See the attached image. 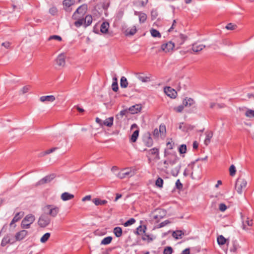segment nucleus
Returning <instances> with one entry per match:
<instances>
[{"label": "nucleus", "instance_id": "nucleus-1", "mask_svg": "<svg viewBox=\"0 0 254 254\" xmlns=\"http://www.w3.org/2000/svg\"><path fill=\"white\" fill-rule=\"evenodd\" d=\"M35 220V216L32 214H28L26 215L22 220L21 224V227L23 229H28L30 225Z\"/></svg>", "mask_w": 254, "mask_h": 254}, {"label": "nucleus", "instance_id": "nucleus-2", "mask_svg": "<svg viewBox=\"0 0 254 254\" xmlns=\"http://www.w3.org/2000/svg\"><path fill=\"white\" fill-rule=\"evenodd\" d=\"M247 184V181L244 179L242 178H238L235 184V189L237 192L241 194L243 190L246 188Z\"/></svg>", "mask_w": 254, "mask_h": 254}, {"label": "nucleus", "instance_id": "nucleus-3", "mask_svg": "<svg viewBox=\"0 0 254 254\" xmlns=\"http://www.w3.org/2000/svg\"><path fill=\"white\" fill-rule=\"evenodd\" d=\"M87 10V6L86 4H82L77 8L76 11L74 12L72 16V18L73 19H76L78 18V16L83 17L84 15L86 13Z\"/></svg>", "mask_w": 254, "mask_h": 254}, {"label": "nucleus", "instance_id": "nucleus-4", "mask_svg": "<svg viewBox=\"0 0 254 254\" xmlns=\"http://www.w3.org/2000/svg\"><path fill=\"white\" fill-rule=\"evenodd\" d=\"M50 217L46 215L43 214L39 217L38 223L40 227L45 228L50 224Z\"/></svg>", "mask_w": 254, "mask_h": 254}, {"label": "nucleus", "instance_id": "nucleus-5", "mask_svg": "<svg viewBox=\"0 0 254 254\" xmlns=\"http://www.w3.org/2000/svg\"><path fill=\"white\" fill-rule=\"evenodd\" d=\"M45 208L49 210L48 214L53 217H56L60 211V208L53 205H47Z\"/></svg>", "mask_w": 254, "mask_h": 254}, {"label": "nucleus", "instance_id": "nucleus-6", "mask_svg": "<svg viewBox=\"0 0 254 254\" xmlns=\"http://www.w3.org/2000/svg\"><path fill=\"white\" fill-rule=\"evenodd\" d=\"M56 177V175L55 174H51L48 175L42 179L40 180L37 183V186L38 185H42L44 184H46L48 183L51 182Z\"/></svg>", "mask_w": 254, "mask_h": 254}, {"label": "nucleus", "instance_id": "nucleus-7", "mask_svg": "<svg viewBox=\"0 0 254 254\" xmlns=\"http://www.w3.org/2000/svg\"><path fill=\"white\" fill-rule=\"evenodd\" d=\"M174 47L175 43L172 41H169L161 45L162 50L165 53L170 52L172 51Z\"/></svg>", "mask_w": 254, "mask_h": 254}, {"label": "nucleus", "instance_id": "nucleus-8", "mask_svg": "<svg viewBox=\"0 0 254 254\" xmlns=\"http://www.w3.org/2000/svg\"><path fill=\"white\" fill-rule=\"evenodd\" d=\"M75 0H64L63 2L64 9L68 12H70L72 10L70 7L75 3Z\"/></svg>", "mask_w": 254, "mask_h": 254}, {"label": "nucleus", "instance_id": "nucleus-9", "mask_svg": "<svg viewBox=\"0 0 254 254\" xmlns=\"http://www.w3.org/2000/svg\"><path fill=\"white\" fill-rule=\"evenodd\" d=\"M186 39V36H185L182 34H180L176 36L174 38V40H175V42H176L175 45L176 44L178 47H179L184 43Z\"/></svg>", "mask_w": 254, "mask_h": 254}, {"label": "nucleus", "instance_id": "nucleus-10", "mask_svg": "<svg viewBox=\"0 0 254 254\" xmlns=\"http://www.w3.org/2000/svg\"><path fill=\"white\" fill-rule=\"evenodd\" d=\"M65 55L64 54H60L56 60L57 65L60 66H64L65 64Z\"/></svg>", "mask_w": 254, "mask_h": 254}, {"label": "nucleus", "instance_id": "nucleus-11", "mask_svg": "<svg viewBox=\"0 0 254 254\" xmlns=\"http://www.w3.org/2000/svg\"><path fill=\"white\" fill-rule=\"evenodd\" d=\"M164 92L167 96L171 98H175L177 95V92L170 87H165Z\"/></svg>", "mask_w": 254, "mask_h": 254}, {"label": "nucleus", "instance_id": "nucleus-12", "mask_svg": "<svg viewBox=\"0 0 254 254\" xmlns=\"http://www.w3.org/2000/svg\"><path fill=\"white\" fill-rule=\"evenodd\" d=\"M24 215V212L22 211L17 212L15 215L14 217L12 219L11 223H10V226H11L13 224H14L15 222H18L19 220H20Z\"/></svg>", "mask_w": 254, "mask_h": 254}, {"label": "nucleus", "instance_id": "nucleus-13", "mask_svg": "<svg viewBox=\"0 0 254 254\" xmlns=\"http://www.w3.org/2000/svg\"><path fill=\"white\" fill-rule=\"evenodd\" d=\"M27 235V231L24 230L17 233L15 235V239L17 241L23 240Z\"/></svg>", "mask_w": 254, "mask_h": 254}, {"label": "nucleus", "instance_id": "nucleus-14", "mask_svg": "<svg viewBox=\"0 0 254 254\" xmlns=\"http://www.w3.org/2000/svg\"><path fill=\"white\" fill-rule=\"evenodd\" d=\"M55 97L53 95L43 96L40 98V101L42 102H52L55 100Z\"/></svg>", "mask_w": 254, "mask_h": 254}, {"label": "nucleus", "instance_id": "nucleus-15", "mask_svg": "<svg viewBox=\"0 0 254 254\" xmlns=\"http://www.w3.org/2000/svg\"><path fill=\"white\" fill-rule=\"evenodd\" d=\"M141 109V106L139 104H136L130 107L128 109V111L132 114H136L140 111Z\"/></svg>", "mask_w": 254, "mask_h": 254}, {"label": "nucleus", "instance_id": "nucleus-16", "mask_svg": "<svg viewBox=\"0 0 254 254\" xmlns=\"http://www.w3.org/2000/svg\"><path fill=\"white\" fill-rule=\"evenodd\" d=\"M74 198V195L67 192H64L61 195V199L63 201H67Z\"/></svg>", "mask_w": 254, "mask_h": 254}, {"label": "nucleus", "instance_id": "nucleus-17", "mask_svg": "<svg viewBox=\"0 0 254 254\" xmlns=\"http://www.w3.org/2000/svg\"><path fill=\"white\" fill-rule=\"evenodd\" d=\"M93 18L91 15H87L84 18V26L86 27L90 25L92 22Z\"/></svg>", "mask_w": 254, "mask_h": 254}, {"label": "nucleus", "instance_id": "nucleus-18", "mask_svg": "<svg viewBox=\"0 0 254 254\" xmlns=\"http://www.w3.org/2000/svg\"><path fill=\"white\" fill-rule=\"evenodd\" d=\"M113 122H114V117H109L103 121V126L110 127L113 126Z\"/></svg>", "mask_w": 254, "mask_h": 254}, {"label": "nucleus", "instance_id": "nucleus-19", "mask_svg": "<svg viewBox=\"0 0 254 254\" xmlns=\"http://www.w3.org/2000/svg\"><path fill=\"white\" fill-rule=\"evenodd\" d=\"M109 27V24L107 22H104L102 23L100 27V31L103 33H106Z\"/></svg>", "mask_w": 254, "mask_h": 254}, {"label": "nucleus", "instance_id": "nucleus-20", "mask_svg": "<svg viewBox=\"0 0 254 254\" xmlns=\"http://www.w3.org/2000/svg\"><path fill=\"white\" fill-rule=\"evenodd\" d=\"M93 202L96 205H103L107 203V201L106 200H102L98 198H94L92 200Z\"/></svg>", "mask_w": 254, "mask_h": 254}, {"label": "nucleus", "instance_id": "nucleus-21", "mask_svg": "<svg viewBox=\"0 0 254 254\" xmlns=\"http://www.w3.org/2000/svg\"><path fill=\"white\" fill-rule=\"evenodd\" d=\"M139 128L137 129L136 130H135V131H133V133L132 134V135H131L130 138V142H136V141L138 137V135H139Z\"/></svg>", "mask_w": 254, "mask_h": 254}, {"label": "nucleus", "instance_id": "nucleus-22", "mask_svg": "<svg viewBox=\"0 0 254 254\" xmlns=\"http://www.w3.org/2000/svg\"><path fill=\"white\" fill-rule=\"evenodd\" d=\"M205 134H206V137L204 140V144L206 145H208V144L210 142L211 138L213 136V132L211 131H207L205 133Z\"/></svg>", "mask_w": 254, "mask_h": 254}, {"label": "nucleus", "instance_id": "nucleus-23", "mask_svg": "<svg viewBox=\"0 0 254 254\" xmlns=\"http://www.w3.org/2000/svg\"><path fill=\"white\" fill-rule=\"evenodd\" d=\"M205 47V46L204 45H197V44H194L192 45L191 49L194 52H198L201 51Z\"/></svg>", "mask_w": 254, "mask_h": 254}, {"label": "nucleus", "instance_id": "nucleus-24", "mask_svg": "<svg viewBox=\"0 0 254 254\" xmlns=\"http://www.w3.org/2000/svg\"><path fill=\"white\" fill-rule=\"evenodd\" d=\"M78 18H76V21L74 23V25L76 27H80L83 24H84V18L80 17V16H77Z\"/></svg>", "mask_w": 254, "mask_h": 254}, {"label": "nucleus", "instance_id": "nucleus-25", "mask_svg": "<svg viewBox=\"0 0 254 254\" xmlns=\"http://www.w3.org/2000/svg\"><path fill=\"white\" fill-rule=\"evenodd\" d=\"M253 225V220L249 218H247V220L243 222V226L244 229H248L247 226H252Z\"/></svg>", "mask_w": 254, "mask_h": 254}, {"label": "nucleus", "instance_id": "nucleus-26", "mask_svg": "<svg viewBox=\"0 0 254 254\" xmlns=\"http://www.w3.org/2000/svg\"><path fill=\"white\" fill-rule=\"evenodd\" d=\"M113 233L117 237H120L123 234L122 229L120 227H116L114 228Z\"/></svg>", "mask_w": 254, "mask_h": 254}, {"label": "nucleus", "instance_id": "nucleus-27", "mask_svg": "<svg viewBox=\"0 0 254 254\" xmlns=\"http://www.w3.org/2000/svg\"><path fill=\"white\" fill-rule=\"evenodd\" d=\"M184 233L181 230H177L173 233L172 236L176 239H181Z\"/></svg>", "mask_w": 254, "mask_h": 254}, {"label": "nucleus", "instance_id": "nucleus-28", "mask_svg": "<svg viewBox=\"0 0 254 254\" xmlns=\"http://www.w3.org/2000/svg\"><path fill=\"white\" fill-rule=\"evenodd\" d=\"M136 32V28L135 26L130 28H128L126 30V35H133Z\"/></svg>", "mask_w": 254, "mask_h": 254}, {"label": "nucleus", "instance_id": "nucleus-29", "mask_svg": "<svg viewBox=\"0 0 254 254\" xmlns=\"http://www.w3.org/2000/svg\"><path fill=\"white\" fill-rule=\"evenodd\" d=\"M120 85L122 88H127L128 85L127 80L125 76H122L121 78Z\"/></svg>", "mask_w": 254, "mask_h": 254}, {"label": "nucleus", "instance_id": "nucleus-30", "mask_svg": "<svg viewBox=\"0 0 254 254\" xmlns=\"http://www.w3.org/2000/svg\"><path fill=\"white\" fill-rule=\"evenodd\" d=\"M148 2V0H136L134 4L138 6L144 7Z\"/></svg>", "mask_w": 254, "mask_h": 254}, {"label": "nucleus", "instance_id": "nucleus-31", "mask_svg": "<svg viewBox=\"0 0 254 254\" xmlns=\"http://www.w3.org/2000/svg\"><path fill=\"white\" fill-rule=\"evenodd\" d=\"M158 131L159 132L160 136H164L166 134V126L164 125L161 124L159 126V128L158 129Z\"/></svg>", "mask_w": 254, "mask_h": 254}, {"label": "nucleus", "instance_id": "nucleus-32", "mask_svg": "<svg viewBox=\"0 0 254 254\" xmlns=\"http://www.w3.org/2000/svg\"><path fill=\"white\" fill-rule=\"evenodd\" d=\"M113 238L111 236H108L104 238L101 241V244L106 245L111 243Z\"/></svg>", "mask_w": 254, "mask_h": 254}, {"label": "nucleus", "instance_id": "nucleus-33", "mask_svg": "<svg viewBox=\"0 0 254 254\" xmlns=\"http://www.w3.org/2000/svg\"><path fill=\"white\" fill-rule=\"evenodd\" d=\"M245 115L249 118H254V110L250 109H247L245 113Z\"/></svg>", "mask_w": 254, "mask_h": 254}, {"label": "nucleus", "instance_id": "nucleus-34", "mask_svg": "<svg viewBox=\"0 0 254 254\" xmlns=\"http://www.w3.org/2000/svg\"><path fill=\"white\" fill-rule=\"evenodd\" d=\"M194 102L191 98L185 99L183 102V104L185 106H191L194 104Z\"/></svg>", "mask_w": 254, "mask_h": 254}, {"label": "nucleus", "instance_id": "nucleus-35", "mask_svg": "<svg viewBox=\"0 0 254 254\" xmlns=\"http://www.w3.org/2000/svg\"><path fill=\"white\" fill-rule=\"evenodd\" d=\"M150 33L152 37L160 38L161 35L159 32L156 29L152 28L150 30Z\"/></svg>", "mask_w": 254, "mask_h": 254}, {"label": "nucleus", "instance_id": "nucleus-36", "mask_svg": "<svg viewBox=\"0 0 254 254\" xmlns=\"http://www.w3.org/2000/svg\"><path fill=\"white\" fill-rule=\"evenodd\" d=\"M190 125L181 123L179 125V128L184 131H187L190 128Z\"/></svg>", "mask_w": 254, "mask_h": 254}, {"label": "nucleus", "instance_id": "nucleus-37", "mask_svg": "<svg viewBox=\"0 0 254 254\" xmlns=\"http://www.w3.org/2000/svg\"><path fill=\"white\" fill-rule=\"evenodd\" d=\"M51 234L50 233H46L40 239V242L42 243H45L50 238Z\"/></svg>", "mask_w": 254, "mask_h": 254}, {"label": "nucleus", "instance_id": "nucleus-38", "mask_svg": "<svg viewBox=\"0 0 254 254\" xmlns=\"http://www.w3.org/2000/svg\"><path fill=\"white\" fill-rule=\"evenodd\" d=\"M146 229V227L144 225L143 226H139L136 229L137 233L138 235H141L145 232V230Z\"/></svg>", "mask_w": 254, "mask_h": 254}, {"label": "nucleus", "instance_id": "nucleus-39", "mask_svg": "<svg viewBox=\"0 0 254 254\" xmlns=\"http://www.w3.org/2000/svg\"><path fill=\"white\" fill-rule=\"evenodd\" d=\"M226 241V239L222 235H220L217 237V242L219 245H224Z\"/></svg>", "mask_w": 254, "mask_h": 254}, {"label": "nucleus", "instance_id": "nucleus-40", "mask_svg": "<svg viewBox=\"0 0 254 254\" xmlns=\"http://www.w3.org/2000/svg\"><path fill=\"white\" fill-rule=\"evenodd\" d=\"M149 152L152 155H156V158L159 159V149L156 147L153 148L149 150Z\"/></svg>", "mask_w": 254, "mask_h": 254}, {"label": "nucleus", "instance_id": "nucleus-41", "mask_svg": "<svg viewBox=\"0 0 254 254\" xmlns=\"http://www.w3.org/2000/svg\"><path fill=\"white\" fill-rule=\"evenodd\" d=\"M147 18V15L145 13L143 12H141V13H140V15L139 16V20L140 23H144Z\"/></svg>", "mask_w": 254, "mask_h": 254}, {"label": "nucleus", "instance_id": "nucleus-42", "mask_svg": "<svg viewBox=\"0 0 254 254\" xmlns=\"http://www.w3.org/2000/svg\"><path fill=\"white\" fill-rule=\"evenodd\" d=\"M128 113L127 110H123L120 111L119 114L116 116L117 119H119L120 117L122 118L124 116L126 115Z\"/></svg>", "mask_w": 254, "mask_h": 254}, {"label": "nucleus", "instance_id": "nucleus-43", "mask_svg": "<svg viewBox=\"0 0 254 254\" xmlns=\"http://www.w3.org/2000/svg\"><path fill=\"white\" fill-rule=\"evenodd\" d=\"M135 222V220L134 218H130L127 221H126L124 224V226L125 227H127L130 225H132Z\"/></svg>", "mask_w": 254, "mask_h": 254}, {"label": "nucleus", "instance_id": "nucleus-44", "mask_svg": "<svg viewBox=\"0 0 254 254\" xmlns=\"http://www.w3.org/2000/svg\"><path fill=\"white\" fill-rule=\"evenodd\" d=\"M163 184V180L162 178L159 177L155 182V185L159 188H162Z\"/></svg>", "mask_w": 254, "mask_h": 254}, {"label": "nucleus", "instance_id": "nucleus-45", "mask_svg": "<svg viewBox=\"0 0 254 254\" xmlns=\"http://www.w3.org/2000/svg\"><path fill=\"white\" fill-rule=\"evenodd\" d=\"M187 146L185 144L181 145L179 148V151L180 154H184L186 152Z\"/></svg>", "mask_w": 254, "mask_h": 254}, {"label": "nucleus", "instance_id": "nucleus-46", "mask_svg": "<svg viewBox=\"0 0 254 254\" xmlns=\"http://www.w3.org/2000/svg\"><path fill=\"white\" fill-rule=\"evenodd\" d=\"M10 243V239L8 237H4L1 242V246L4 247L7 244Z\"/></svg>", "mask_w": 254, "mask_h": 254}, {"label": "nucleus", "instance_id": "nucleus-47", "mask_svg": "<svg viewBox=\"0 0 254 254\" xmlns=\"http://www.w3.org/2000/svg\"><path fill=\"white\" fill-rule=\"evenodd\" d=\"M52 40H56L59 41H61L62 40V38L61 36L58 35H52L49 37L48 40L50 41Z\"/></svg>", "mask_w": 254, "mask_h": 254}, {"label": "nucleus", "instance_id": "nucleus-48", "mask_svg": "<svg viewBox=\"0 0 254 254\" xmlns=\"http://www.w3.org/2000/svg\"><path fill=\"white\" fill-rule=\"evenodd\" d=\"M237 25L232 23H228L226 26V28L228 30H235L237 28Z\"/></svg>", "mask_w": 254, "mask_h": 254}, {"label": "nucleus", "instance_id": "nucleus-49", "mask_svg": "<svg viewBox=\"0 0 254 254\" xmlns=\"http://www.w3.org/2000/svg\"><path fill=\"white\" fill-rule=\"evenodd\" d=\"M229 172H230V175L231 176H233L235 175L236 170V168L234 165H232L230 167Z\"/></svg>", "mask_w": 254, "mask_h": 254}, {"label": "nucleus", "instance_id": "nucleus-50", "mask_svg": "<svg viewBox=\"0 0 254 254\" xmlns=\"http://www.w3.org/2000/svg\"><path fill=\"white\" fill-rule=\"evenodd\" d=\"M215 107H216L217 108H221L224 107L225 105H224V104L220 105L219 104H216L215 103H211L210 104V107L211 109H213V108H215Z\"/></svg>", "mask_w": 254, "mask_h": 254}, {"label": "nucleus", "instance_id": "nucleus-51", "mask_svg": "<svg viewBox=\"0 0 254 254\" xmlns=\"http://www.w3.org/2000/svg\"><path fill=\"white\" fill-rule=\"evenodd\" d=\"M122 171L124 172L125 175L127 176H131L133 174V172H132L130 170H129L128 169H125Z\"/></svg>", "mask_w": 254, "mask_h": 254}, {"label": "nucleus", "instance_id": "nucleus-52", "mask_svg": "<svg viewBox=\"0 0 254 254\" xmlns=\"http://www.w3.org/2000/svg\"><path fill=\"white\" fill-rule=\"evenodd\" d=\"M143 241L147 240L148 242H150L153 240V238L149 235L145 234L142 237Z\"/></svg>", "mask_w": 254, "mask_h": 254}, {"label": "nucleus", "instance_id": "nucleus-53", "mask_svg": "<svg viewBox=\"0 0 254 254\" xmlns=\"http://www.w3.org/2000/svg\"><path fill=\"white\" fill-rule=\"evenodd\" d=\"M49 12L52 15H55L58 13V9L55 6H53L50 8Z\"/></svg>", "mask_w": 254, "mask_h": 254}, {"label": "nucleus", "instance_id": "nucleus-54", "mask_svg": "<svg viewBox=\"0 0 254 254\" xmlns=\"http://www.w3.org/2000/svg\"><path fill=\"white\" fill-rule=\"evenodd\" d=\"M184 105L183 104V105H179L178 107H174V110L178 113H181L183 111L184 108Z\"/></svg>", "mask_w": 254, "mask_h": 254}, {"label": "nucleus", "instance_id": "nucleus-55", "mask_svg": "<svg viewBox=\"0 0 254 254\" xmlns=\"http://www.w3.org/2000/svg\"><path fill=\"white\" fill-rule=\"evenodd\" d=\"M172 248L171 247H167L164 249L163 254H172Z\"/></svg>", "mask_w": 254, "mask_h": 254}, {"label": "nucleus", "instance_id": "nucleus-56", "mask_svg": "<svg viewBox=\"0 0 254 254\" xmlns=\"http://www.w3.org/2000/svg\"><path fill=\"white\" fill-rule=\"evenodd\" d=\"M112 88L114 92H117L119 89L118 82H113L112 84Z\"/></svg>", "mask_w": 254, "mask_h": 254}, {"label": "nucleus", "instance_id": "nucleus-57", "mask_svg": "<svg viewBox=\"0 0 254 254\" xmlns=\"http://www.w3.org/2000/svg\"><path fill=\"white\" fill-rule=\"evenodd\" d=\"M138 78L139 80L143 82H146L150 80L149 77L147 76H139Z\"/></svg>", "mask_w": 254, "mask_h": 254}, {"label": "nucleus", "instance_id": "nucleus-58", "mask_svg": "<svg viewBox=\"0 0 254 254\" xmlns=\"http://www.w3.org/2000/svg\"><path fill=\"white\" fill-rule=\"evenodd\" d=\"M58 149V147H53L50 149L47 150L46 151H45L44 152L43 155H45L49 154L53 152L54 151L57 150Z\"/></svg>", "mask_w": 254, "mask_h": 254}, {"label": "nucleus", "instance_id": "nucleus-59", "mask_svg": "<svg viewBox=\"0 0 254 254\" xmlns=\"http://www.w3.org/2000/svg\"><path fill=\"white\" fill-rule=\"evenodd\" d=\"M30 89V86L26 85L24 86L20 90L22 94H25L27 93Z\"/></svg>", "mask_w": 254, "mask_h": 254}, {"label": "nucleus", "instance_id": "nucleus-60", "mask_svg": "<svg viewBox=\"0 0 254 254\" xmlns=\"http://www.w3.org/2000/svg\"><path fill=\"white\" fill-rule=\"evenodd\" d=\"M175 185L176 188L178 190H181L183 188V185L179 179L177 180Z\"/></svg>", "mask_w": 254, "mask_h": 254}, {"label": "nucleus", "instance_id": "nucleus-61", "mask_svg": "<svg viewBox=\"0 0 254 254\" xmlns=\"http://www.w3.org/2000/svg\"><path fill=\"white\" fill-rule=\"evenodd\" d=\"M159 134L160 133L158 131V129L157 128H155L152 132V135L153 137L154 138H158L159 137Z\"/></svg>", "mask_w": 254, "mask_h": 254}, {"label": "nucleus", "instance_id": "nucleus-62", "mask_svg": "<svg viewBox=\"0 0 254 254\" xmlns=\"http://www.w3.org/2000/svg\"><path fill=\"white\" fill-rule=\"evenodd\" d=\"M219 209L221 211H224L227 209V206L224 203H220L219 204Z\"/></svg>", "mask_w": 254, "mask_h": 254}, {"label": "nucleus", "instance_id": "nucleus-63", "mask_svg": "<svg viewBox=\"0 0 254 254\" xmlns=\"http://www.w3.org/2000/svg\"><path fill=\"white\" fill-rule=\"evenodd\" d=\"M153 144V141L152 139L150 137H149L147 138V141L146 142V145L148 147H150Z\"/></svg>", "mask_w": 254, "mask_h": 254}, {"label": "nucleus", "instance_id": "nucleus-64", "mask_svg": "<svg viewBox=\"0 0 254 254\" xmlns=\"http://www.w3.org/2000/svg\"><path fill=\"white\" fill-rule=\"evenodd\" d=\"M170 223L169 221V220H165L164 221V222H162L161 223H160L159 224V226L158 227L159 228H162V227H164L165 226H166L167 224H169Z\"/></svg>", "mask_w": 254, "mask_h": 254}]
</instances>
